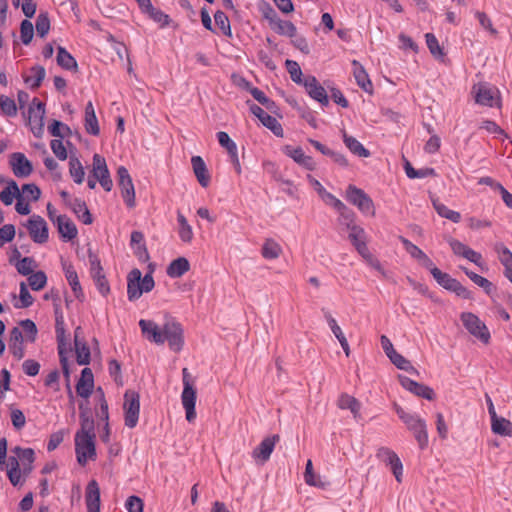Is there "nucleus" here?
Returning a JSON list of instances; mask_svg holds the SVG:
<instances>
[{
    "instance_id": "obj_1",
    "label": "nucleus",
    "mask_w": 512,
    "mask_h": 512,
    "mask_svg": "<svg viewBox=\"0 0 512 512\" xmlns=\"http://www.w3.org/2000/svg\"><path fill=\"white\" fill-rule=\"evenodd\" d=\"M80 418L81 429L75 435V452L78 463L85 466L89 460L96 457L94 421L84 412Z\"/></svg>"
},
{
    "instance_id": "obj_2",
    "label": "nucleus",
    "mask_w": 512,
    "mask_h": 512,
    "mask_svg": "<svg viewBox=\"0 0 512 512\" xmlns=\"http://www.w3.org/2000/svg\"><path fill=\"white\" fill-rule=\"evenodd\" d=\"M395 410L407 429L413 433L419 448L425 449L428 446V432L425 420L415 414L406 412L402 407L396 404Z\"/></svg>"
},
{
    "instance_id": "obj_3",
    "label": "nucleus",
    "mask_w": 512,
    "mask_h": 512,
    "mask_svg": "<svg viewBox=\"0 0 512 512\" xmlns=\"http://www.w3.org/2000/svg\"><path fill=\"white\" fill-rule=\"evenodd\" d=\"M155 286L152 273H147L142 277L139 269H132L127 276V296L130 301H135L143 293L150 292Z\"/></svg>"
},
{
    "instance_id": "obj_4",
    "label": "nucleus",
    "mask_w": 512,
    "mask_h": 512,
    "mask_svg": "<svg viewBox=\"0 0 512 512\" xmlns=\"http://www.w3.org/2000/svg\"><path fill=\"white\" fill-rule=\"evenodd\" d=\"M183 376V392L181 395L182 404L186 411V419L188 422H193L196 418L195 403H196V390L194 389L190 373L187 368L182 369Z\"/></svg>"
},
{
    "instance_id": "obj_5",
    "label": "nucleus",
    "mask_w": 512,
    "mask_h": 512,
    "mask_svg": "<svg viewBox=\"0 0 512 512\" xmlns=\"http://www.w3.org/2000/svg\"><path fill=\"white\" fill-rule=\"evenodd\" d=\"M124 422L128 428H134L139 419L140 395L134 390H127L124 394Z\"/></svg>"
},
{
    "instance_id": "obj_6",
    "label": "nucleus",
    "mask_w": 512,
    "mask_h": 512,
    "mask_svg": "<svg viewBox=\"0 0 512 512\" xmlns=\"http://www.w3.org/2000/svg\"><path fill=\"white\" fill-rule=\"evenodd\" d=\"M346 199L351 204L355 205L362 213L375 216L373 200L364 190L357 188L354 185H349L346 190Z\"/></svg>"
},
{
    "instance_id": "obj_7",
    "label": "nucleus",
    "mask_w": 512,
    "mask_h": 512,
    "mask_svg": "<svg viewBox=\"0 0 512 512\" xmlns=\"http://www.w3.org/2000/svg\"><path fill=\"white\" fill-rule=\"evenodd\" d=\"M88 259L90 264L91 277L102 296H107L110 293V285L103 271L101 262L96 254L91 250L88 252Z\"/></svg>"
},
{
    "instance_id": "obj_8",
    "label": "nucleus",
    "mask_w": 512,
    "mask_h": 512,
    "mask_svg": "<svg viewBox=\"0 0 512 512\" xmlns=\"http://www.w3.org/2000/svg\"><path fill=\"white\" fill-rule=\"evenodd\" d=\"M461 320L464 327L470 334L478 338L484 344H488L490 340V332L485 323L482 322L475 314L464 312L461 314Z\"/></svg>"
},
{
    "instance_id": "obj_9",
    "label": "nucleus",
    "mask_w": 512,
    "mask_h": 512,
    "mask_svg": "<svg viewBox=\"0 0 512 512\" xmlns=\"http://www.w3.org/2000/svg\"><path fill=\"white\" fill-rule=\"evenodd\" d=\"M163 334L171 350L179 352L183 348V329L179 322L174 319L167 320L163 325Z\"/></svg>"
},
{
    "instance_id": "obj_10",
    "label": "nucleus",
    "mask_w": 512,
    "mask_h": 512,
    "mask_svg": "<svg viewBox=\"0 0 512 512\" xmlns=\"http://www.w3.org/2000/svg\"><path fill=\"white\" fill-rule=\"evenodd\" d=\"M44 104L38 99H33L28 109V123L32 133L36 137H41L44 132Z\"/></svg>"
},
{
    "instance_id": "obj_11",
    "label": "nucleus",
    "mask_w": 512,
    "mask_h": 512,
    "mask_svg": "<svg viewBox=\"0 0 512 512\" xmlns=\"http://www.w3.org/2000/svg\"><path fill=\"white\" fill-rule=\"evenodd\" d=\"M92 166L93 178L100 183L105 191L110 192L113 187V181L111 179L105 158L99 154H94Z\"/></svg>"
},
{
    "instance_id": "obj_12",
    "label": "nucleus",
    "mask_w": 512,
    "mask_h": 512,
    "mask_svg": "<svg viewBox=\"0 0 512 512\" xmlns=\"http://www.w3.org/2000/svg\"><path fill=\"white\" fill-rule=\"evenodd\" d=\"M117 177L124 202L129 208H133L135 206V189L127 168L120 166L117 170Z\"/></svg>"
},
{
    "instance_id": "obj_13",
    "label": "nucleus",
    "mask_w": 512,
    "mask_h": 512,
    "mask_svg": "<svg viewBox=\"0 0 512 512\" xmlns=\"http://www.w3.org/2000/svg\"><path fill=\"white\" fill-rule=\"evenodd\" d=\"M376 457L386 466H390L397 482H401L403 465L397 454L389 448L381 447L378 449Z\"/></svg>"
},
{
    "instance_id": "obj_14",
    "label": "nucleus",
    "mask_w": 512,
    "mask_h": 512,
    "mask_svg": "<svg viewBox=\"0 0 512 512\" xmlns=\"http://www.w3.org/2000/svg\"><path fill=\"white\" fill-rule=\"evenodd\" d=\"M66 158H69V173L71 177L75 183L81 184L85 177L84 167L77 157V149L69 141H66Z\"/></svg>"
},
{
    "instance_id": "obj_15",
    "label": "nucleus",
    "mask_w": 512,
    "mask_h": 512,
    "mask_svg": "<svg viewBox=\"0 0 512 512\" xmlns=\"http://www.w3.org/2000/svg\"><path fill=\"white\" fill-rule=\"evenodd\" d=\"M29 234L35 243H45L48 240V227L39 215H33L26 224Z\"/></svg>"
},
{
    "instance_id": "obj_16",
    "label": "nucleus",
    "mask_w": 512,
    "mask_h": 512,
    "mask_svg": "<svg viewBox=\"0 0 512 512\" xmlns=\"http://www.w3.org/2000/svg\"><path fill=\"white\" fill-rule=\"evenodd\" d=\"M250 112L255 115L260 122L269 130H271L277 137H283V128L279 121L266 113L260 106L252 103L250 105Z\"/></svg>"
},
{
    "instance_id": "obj_17",
    "label": "nucleus",
    "mask_w": 512,
    "mask_h": 512,
    "mask_svg": "<svg viewBox=\"0 0 512 512\" xmlns=\"http://www.w3.org/2000/svg\"><path fill=\"white\" fill-rule=\"evenodd\" d=\"M448 243L455 255L464 257L477 266L482 267L483 262L482 255L480 253L474 251L469 246L452 237L449 238Z\"/></svg>"
},
{
    "instance_id": "obj_18",
    "label": "nucleus",
    "mask_w": 512,
    "mask_h": 512,
    "mask_svg": "<svg viewBox=\"0 0 512 512\" xmlns=\"http://www.w3.org/2000/svg\"><path fill=\"white\" fill-rule=\"evenodd\" d=\"M280 436L275 434L270 437H266L262 442L253 450L252 457L259 462L264 464L267 462L274 450L275 444L279 442Z\"/></svg>"
},
{
    "instance_id": "obj_19",
    "label": "nucleus",
    "mask_w": 512,
    "mask_h": 512,
    "mask_svg": "<svg viewBox=\"0 0 512 512\" xmlns=\"http://www.w3.org/2000/svg\"><path fill=\"white\" fill-rule=\"evenodd\" d=\"M303 85L311 98L318 101L323 106H327L329 104L327 92L325 88L320 85L316 77L307 76L304 79Z\"/></svg>"
},
{
    "instance_id": "obj_20",
    "label": "nucleus",
    "mask_w": 512,
    "mask_h": 512,
    "mask_svg": "<svg viewBox=\"0 0 512 512\" xmlns=\"http://www.w3.org/2000/svg\"><path fill=\"white\" fill-rule=\"evenodd\" d=\"M398 378H399L401 385L406 390L412 392L416 396L425 398L427 400H434L435 393L432 388H430L424 384L418 383V382H416L406 376H403V375H399Z\"/></svg>"
},
{
    "instance_id": "obj_21",
    "label": "nucleus",
    "mask_w": 512,
    "mask_h": 512,
    "mask_svg": "<svg viewBox=\"0 0 512 512\" xmlns=\"http://www.w3.org/2000/svg\"><path fill=\"white\" fill-rule=\"evenodd\" d=\"M74 344L77 363L79 365L89 364L91 359L90 349L84 340V335L81 327H77L75 329Z\"/></svg>"
},
{
    "instance_id": "obj_22",
    "label": "nucleus",
    "mask_w": 512,
    "mask_h": 512,
    "mask_svg": "<svg viewBox=\"0 0 512 512\" xmlns=\"http://www.w3.org/2000/svg\"><path fill=\"white\" fill-rule=\"evenodd\" d=\"M10 165L16 177H28L33 170L31 162L25 157L24 154L16 152L10 156Z\"/></svg>"
},
{
    "instance_id": "obj_23",
    "label": "nucleus",
    "mask_w": 512,
    "mask_h": 512,
    "mask_svg": "<svg viewBox=\"0 0 512 512\" xmlns=\"http://www.w3.org/2000/svg\"><path fill=\"white\" fill-rule=\"evenodd\" d=\"M139 326L141 328L142 333L149 341L154 342L156 344H163L165 342L163 328L160 329L155 322L151 320L141 319L139 321Z\"/></svg>"
},
{
    "instance_id": "obj_24",
    "label": "nucleus",
    "mask_w": 512,
    "mask_h": 512,
    "mask_svg": "<svg viewBox=\"0 0 512 512\" xmlns=\"http://www.w3.org/2000/svg\"><path fill=\"white\" fill-rule=\"evenodd\" d=\"M217 138H218L219 144L227 150V152L231 158V162L233 163L237 174H240L241 173V165L239 162L237 146H236L235 142L233 140H231L230 136L224 131L218 132Z\"/></svg>"
},
{
    "instance_id": "obj_25",
    "label": "nucleus",
    "mask_w": 512,
    "mask_h": 512,
    "mask_svg": "<svg viewBox=\"0 0 512 512\" xmlns=\"http://www.w3.org/2000/svg\"><path fill=\"white\" fill-rule=\"evenodd\" d=\"M85 501L87 512H100V488L96 480H91L88 483Z\"/></svg>"
},
{
    "instance_id": "obj_26",
    "label": "nucleus",
    "mask_w": 512,
    "mask_h": 512,
    "mask_svg": "<svg viewBox=\"0 0 512 512\" xmlns=\"http://www.w3.org/2000/svg\"><path fill=\"white\" fill-rule=\"evenodd\" d=\"M94 387V376L92 370L88 367L81 372L80 379L76 385V393L82 398H88Z\"/></svg>"
},
{
    "instance_id": "obj_27",
    "label": "nucleus",
    "mask_w": 512,
    "mask_h": 512,
    "mask_svg": "<svg viewBox=\"0 0 512 512\" xmlns=\"http://www.w3.org/2000/svg\"><path fill=\"white\" fill-rule=\"evenodd\" d=\"M56 337L58 343V356L61 369L64 371V323L60 304L55 303Z\"/></svg>"
},
{
    "instance_id": "obj_28",
    "label": "nucleus",
    "mask_w": 512,
    "mask_h": 512,
    "mask_svg": "<svg viewBox=\"0 0 512 512\" xmlns=\"http://www.w3.org/2000/svg\"><path fill=\"white\" fill-rule=\"evenodd\" d=\"M24 337L21 330L18 327H14L10 332L9 338V350L17 360H21L24 355Z\"/></svg>"
},
{
    "instance_id": "obj_29",
    "label": "nucleus",
    "mask_w": 512,
    "mask_h": 512,
    "mask_svg": "<svg viewBox=\"0 0 512 512\" xmlns=\"http://www.w3.org/2000/svg\"><path fill=\"white\" fill-rule=\"evenodd\" d=\"M194 174L202 187H207L210 184V174L207 166L200 156H193L191 159Z\"/></svg>"
},
{
    "instance_id": "obj_30",
    "label": "nucleus",
    "mask_w": 512,
    "mask_h": 512,
    "mask_svg": "<svg viewBox=\"0 0 512 512\" xmlns=\"http://www.w3.org/2000/svg\"><path fill=\"white\" fill-rule=\"evenodd\" d=\"M352 65L354 66L353 74L358 86L365 92L372 93L373 86L364 67L357 60H353Z\"/></svg>"
},
{
    "instance_id": "obj_31",
    "label": "nucleus",
    "mask_w": 512,
    "mask_h": 512,
    "mask_svg": "<svg viewBox=\"0 0 512 512\" xmlns=\"http://www.w3.org/2000/svg\"><path fill=\"white\" fill-rule=\"evenodd\" d=\"M190 270V263L185 257H178L167 267L166 273L171 278H180Z\"/></svg>"
},
{
    "instance_id": "obj_32",
    "label": "nucleus",
    "mask_w": 512,
    "mask_h": 512,
    "mask_svg": "<svg viewBox=\"0 0 512 512\" xmlns=\"http://www.w3.org/2000/svg\"><path fill=\"white\" fill-rule=\"evenodd\" d=\"M343 142L345 146L350 150L351 153L358 157H369L370 151L366 149L356 138L347 134L345 130L342 131Z\"/></svg>"
},
{
    "instance_id": "obj_33",
    "label": "nucleus",
    "mask_w": 512,
    "mask_h": 512,
    "mask_svg": "<svg viewBox=\"0 0 512 512\" xmlns=\"http://www.w3.org/2000/svg\"><path fill=\"white\" fill-rule=\"evenodd\" d=\"M12 452L18 457L19 463L23 465L24 473H29L32 470V463L35 459L34 450L31 448L15 447Z\"/></svg>"
},
{
    "instance_id": "obj_34",
    "label": "nucleus",
    "mask_w": 512,
    "mask_h": 512,
    "mask_svg": "<svg viewBox=\"0 0 512 512\" xmlns=\"http://www.w3.org/2000/svg\"><path fill=\"white\" fill-rule=\"evenodd\" d=\"M85 129L87 133L94 136H97L100 133L98 120L91 101L87 103L85 108Z\"/></svg>"
},
{
    "instance_id": "obj_35",
    "label": "nucleus",
    "mask_w": 512,
    "mask_h": 512,
    "mask_svg": "<svg viewBox=\"0 0 512 512\" xmlns=\"http://www.w3.org/2000/svg\"><path fill=\"white\" fill-rule=\"evenodd\" d=\"M337 405L340 409H349L355 419L360 417L361 403L355 397L343 393L339 396Z\"/></svg>"
},
{
    "instance_id": "obj_36",
    "label": "nucleus",
    "mask_w": 512,
    "mask_h": 512,
    "mask_svg": "<svg viewBox=\"0 0 512 512\" xmlns=\"http://www.w3.org/2000/svg\"><path fill=\"white\" fill-rule=\"evenodd\" d=\"M261 254L265 259L274 260L282 254V247L274 239L268 238L262 246Z\"/></svg>"
},
{
    "instance_id": "obj_37",
    "label": "nucleus",
    "mask_w": 512,
    "mask_h": 512,
    "mask_svg": "<svg viewBox=\"0 0 512 512\" xmlns=\"http://www.w3.org/2000/svg\"><path fill=\"white\" fill-rule=\"evenodd\" d=\"M495 91L486 85H479L475 95L478 104L492 107L495 100Z\"/></svg>"
},
{
    "instance_id": "obj_38",
    "label": "nucleus",
    "mask_w": 512,
    "mask_h": 512,
    "mask_svg": "<svg viewBox=\"0 0 512 512\" xmlns=\"http://www.w3.org/2000/svg\"><path fill=\"white\" fill-rule=\"evenodd\" d=\"M491 429L495 434L512 437V422L504 417L491 421Z\"/></svg>"
},
{
    "instance_id": "obj_39",
    "label": "nucleus",
    "mask_w": 512,
    "mask_h": 512,
    "mask_svg": "<svg viewBox=\"0 0 512 512\" xmlns=\"http://www.w3.org/2000/svg\"><path fill=\"white\" fill-rule=\"evenodd\" d=\"M72 211L77 216V218L82 221L84 224H91L92 223V216L90 214V211L84 201H80L76 199L71 204Z\"/></svg>"
},
{
    "instance_id": "obj_40",
    "label": "nucleus",
    "mask_w": 512,
    "mask_h": 512,
    "mask_svg": "<svg viewBox=\"0 0 512 512\" xmlns=\"http://www.w3.org/2000/svg\"><path fill=\"white\" fill-rule=\"evenodd\" d=\"M20 195H21V193H20L17 183L14 180H11L8 183V186L0 192V200L5 205L8 206L13 203L14 198L17 199Z\"/></svg>"
},
{
    "instance_id": "obj_41",
    "label": "nucleus",
    "mask_w": 512,
    "mask_h": 512,
    "mask_svg": "<svg viewBox=\"0 0 512 512\" xmlns=\"http://www.w3.org/2000/svg\"><path fill=\"white\" fill-rule=\"evenodd\" d=\"M433 207L438 213L439 216L446 218L454 223H458L461 220V215L459 212L450 210L447 208L444 204L440 203L439 200L433 199L432 200Z\"/></svg>"
},
{
    "instance_id": "obj_42",
    "label": "nucleus",
    "mask_w": 512,
    "mask_h": 512,
    "mask_svg": "<svg viewBox=\"0 0 512 512\" xmlns=\"http://www.w3.org/2000/svg\"><path fill=\"white\" fill-rule=\"evenodd\" d=\"M66 279L69 282V285L71 286V289L75 295V297L79 301H83L85 296L82 291L78 275L75 270H73L71 267L66 268Z\"/></svg>"
},
{
    "instance_id": "obj_43",
    "label": "nucleus",
    "mask_w": 512,
    "mask_h": 512,
    "mask_svg": "<svg viewBox=\"0 0 512 512\" xmlns=\"http://www.w3.org/2000/svg\"><path fill=\"white\" fill-rule=\"evenodd\" d=\"M45 74L44 67L34 66L30 69V75L26 76L24 80L32 89H36L45 78Z\"/></svg>"
},
{
    "instance_id": "obj_44",
    "label": "nucleus",
    "mask_w": 512,
    "mask_h": 512,
    "mask_svg": "<svg viewBox=\"0 0 512 512\" xmlns=\"http://www.w3.org/2000/svg\"><path fill=\"white\" fill-rule=\"evenodd\" d=\"M177 221L179 223V236L183 242L189 243L193 239L192 227L188 224L187 219L181 213H177Z\"/></svg>"
},
{
    "instance_id": "obj_45",
    "label": "nucleus",
    "mask_w": 512,
    "mask_h": 512,
    "mask_svg": "<svg viewBox=\"0 0 512 512\" xmlns=\"http://www.w3.org/2000/svg\"><path fill=\"white\" fill-rule=\"evenodd\" d=\"M461 269L463 270V272L470 278V280H472L476 285H478L479 287L483 288L484 291L489 295L492 293V290H493V284L492 282H490L488 279H486L485 277H482L480 275H478L477 273L475 272H472L470 271L468 268L466 267H461Z\"/></svg>"
},
{
    "instance_id": "obj_46",
    "label": "nucleus",
    "mask_w": 512,
    "mask_h": 512,
    "mask_svg": "<svg viewBox=\"0 0 512 512\" xmlns=\"http://www.w3.org/2000/svg\"><path fill=\"white\" fill-rule=\"evenodd\" d=\"M271 29L280 35H285L291 38L295 37L297 31L296 26L291 21H285L281 18Z\"/></svg>"
},
{
    "instance_id": "obj_47",
    "label": "nucleus",
    "mask_w": 512,
    "mask_h": 512,
    "mask_svg": "<svg viewBox=\"0 0 512 512\" xmlns=\"http://www.w3.org/2000/svg\"><path fill=\"white\" fill-rule=\"evenodd\" d=\"M432 276L440 286L449 291L457 280L452 278L448 273L442 272L440 269H433Z\"/></svg>"
},
{
    "instance_id": "obj_48",
    "label": "nucleus",
    "mask_w": 512,
    "mask_h": 512,
    "mask_svg": "<svg viewBox=\"0 0 512 512\" xmlns=\"http://www.w3.org/2000/svg\"><path fill=\"white\" fill-rule=\"evenodd\" d=\"M389 359L398 369L407 371L409 373H417V370L411 365L410 361L398 352H393Z\"/></svg>"
},
{
    "instance_id": "obj_49",
    "label": "nucleus",
    "mask_w": 512,
    "mask_h": 512,
    "mask_svg": "<svg viewBox=\"0 0 512 512\" xmlns=\"http://www.w3.org/2000/svg\"><path fill=\"white\" fill-rule=\"evenodd\" d=\"M494 250L505 268L512 267V252L503 243H496Z\"/></svg>"
},
{
    "instance_id": "obj_50",
    "label": "nucleus",
    "mask_w": 512,
    "mask_h": 512,
    "mask_svg": "<svg viewBox=\"0 0 512 512\" xmlns=\"http://www.w3.org/2000/svg\"><path fill=\"white\" fill-rule=\"evenodd\" d=\"M214 20L216 26L219 27L221 32L228 37L232 36L231 27H230V21L227 17V15L223 11H217L214 14Z\"/></svg>"
},
{
    "instance_id": "obj_51",
    "label": "nucleus",
    "mask_w": 512,
    "mask_h": 512,
    "mask_svg": "<svg viewBox=\"0 0 512 512\" xmlns=\"http://www.w3.org/2000/svg\"><path fill=\"white\" fill-rule=\"evenodd\" d=\"M37 267L36 261L31 257H24L19 259L16 263V269L18 273L27 276L32 274L34 268Z\"/></svg>"
},
{
    "instance_id": "obj_52",
    "label": "nucleus",
    "mask_w": 512,
    "mask_h": 512,
    "mask_svg": "<svg viewBox=\"0 0 512 512\" xmlns=\"http://www.w3.org/2000/svg\"><path fill=\"white\" fill-rule=\"evenodd\" d=\"M304 479H305V482L310 486L324 487V483L314 473L313 464H312L311 460H308L306 463Z\"/></svg>"
},
{
    "instance_id": "obj_53",
    "label": "nucleus",
    "mask_w": 512,
    "mask_h": 512,
    "mask_svg": "<svg viewBox=\"0 0 512 512\" xmlns=\"http://www.w3.org/2000/svg\"><path fill=\"white\" fill-rule=\"evenodd\" d=\"M285 66H286L288 73L290 74L292 81H294L297 84H303V82H304L302 80L303 74H302V70H301L299 64L294 60L287 59L285 61Z\"/></svg>"
},
{
    "instance_id": "obj_54",
    "label": "nucleus",
    "mask_w": 512,
    "mask_h": 512,
    "mask_svg": "<svg viewBox=\"0 0 512 512\" xmlns=\"http://www.w3.org/2000/svg\"><path fill=\"white\" fill-rule=\"evenodd\" d=\"M398 238L401 241V243L403 244L406 252L408 254H410V256L412 258L416 259L417 261H419L421 258H423L425 253L418 246H416L415 244H413L411 241H409L408 239H406L403 236H399Z\"/></svg>"
},
{
    "instance_id": "obj_55",
    "label": "nucleus",
    "mask_w": 512,
    "mask_h": 512,
    "mask_svg": "<svg viewBox=\"0 0 512 512\" xmlns=\"http://www.w3.org/2000/svg\"><path fill=\"white\" fill-rule=\"evenodd\" d=\"M28 282L33 290L38 291L45 287L47 277L44 272L38 271L29 275Z\"/></svg>"
},
{
    "instance_id": "obj_56",
    "label": "nucleus",
    "mask_w": 512,
    "mask_h": 512,
    "mask_svg": "<svg viewBox=\"0 0 512 512\" xmlns=\"http://www.w3.org/2000/svg\"><path fill=\"white\" fill-rule=\"evenodd\" d=\"M425 38H426L427 47L429 48L430 53L436 58L443 57L444 52H443L442 48L440 47L435 35L432 33H427L425 35Z\"/></svg>"
},
{
    "instance_id": "obj_57",
    "label": "nucleus",
    "mask_w": 512,
    "mask_h": 512,
    "mask_svg": "<svg viewBox=\"0 0 512 512\" xmlns=\"http://www.w3.org/2000/svg\"><path fill=\"white\" fill-rule=\"evenodd\" d=\"M0 109L7 116H15L17 108L15 101L7 96H0Z\"/></svg>"
},
{
    "instance_id": "obj_58",
    "label": "nucleus",
    "mask_w": 512,
    "mask_h": 512,
    "mask_svg": "<svg viewBox=\"0 0 512 512\" xmlns=\"http://www.w3.org/2000/svg\"><path fill=\"white\" fill-rule=\"evenodd\" d=\"M322 312L324 318L327 321V324L329 325L332 333L337 338V340L339 339V337H345L344 333L342 332L340 326L338 325L336 319L332 316V314L329 311L325 310L324 308H322Z\"/></svg>"
},
{
    "instance_id": "obj_59",
    "label": "nucleus",
    "mask_w": 512,
    "mask_h": 512,
    "mask_svg": "<svg viewBox=\"0 0 512 512\" xmlns=\"http://www.w3.org/2000/svg\"><path fill=\"white\" fill-rule=\"evenodd\" d=\"M20 33L23 44L28 45L33 38V24L29 20H23L20 26Z\"/></svg>"
},
{
    "instance_id": "obj_60",
    "label": "nucleus",
    "mask_w": 512,
    "mask_h": 512,
    "mask_svg": "<svg viewBox=\"0 0 512 512\" xmlns=\"http://www.w3.org/2000/svg\"><path fill=\"white\" fill-rule=\"evenodd\" d=\"M50 29V21L46 14H39L36 19V32L40 37H44Z\"/></svg>"
},
{
    "instance_id": "obj_61",
    "label": "nucleus",
    "mask_w": 512,
    "mask_h": 512,
    "mask_svg": "<svg viewBox=\"0 0 512 512\" xmlns=\"http://www.w3.org/2000/svg\"><path fill=\"white\" fill-rule=\"evenodd\" d=\"M19 325L22 327L23 331L26 333L27 340L30 342H34L37 335V327L35 323L30 319H25L20 321Z\"/></svg>"
},
{
    "instance_id": "obj_62",
    "label": "nucleus",
    "mask_w": 512,
    "mask_h": 512,
    "mask_svg": "<svg viewBox=\"0 0 512 512\" xmlns=\"http://www.w3.org/2000/svg\"><path fill=\"white\" fill-rule=\"evenodd\" d=\"M23 199H31L33 201H37L41 196V191L35 184H24L22 186V194Z\"/></svg>"
},
{
    "instance_id": "obj_63",
    "label": "nucleus",
    "mask_w": 512,
    "mask_h": 512,
    "mask_svg": "<svg viewBox=\"0 0 512 512\" xmlns=\"http://www.w3.org/2000/svg\"><path fill=\"white\" fill-rule=\"evenodd\" d=\"M146 13L149 14V16L156 22L162 24V25H167L168 24V21H169V16L166 15L165 13H163L162 11H160L159 9L153 7V5L151 4L149 7H147L145 10H144Z\"/></svg>"
},
{
    "instance_id": "obj_64",
    "label": "nucleus",
    "mask_w": 512,
    "mask_h": 512,
    "mask_svg": "<svg viewBox=\"0 0 512 512\" xmlns=\"http://www.w3.org/2000/svg\"><path fill=\"white\" fill-rule=\"evenodd\" d=\"M261 12L263 14V17L269 22V25H270L271 28L280 19V17L278 16L277 12L268 3H265L263 5V7L261 8Z\"/></svg>"
}]
</instances>
